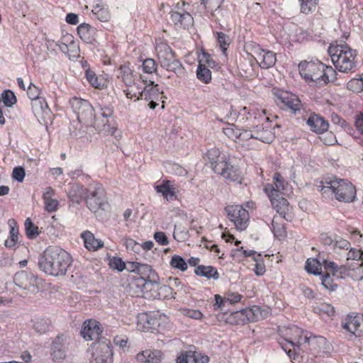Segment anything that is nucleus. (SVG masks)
Segmentation results:
<instances>
[{
  "mask_svg": "<svg viewBox=\"0 0 363 363\" xmlns=\"http://www.w3.org/2000/svg\"><path fill=\"white\" fill-rule=\"evenodd\" d=\"M160 65L167 69L174 72L177 75H182L184 72L181 62L176 59L174 52L166 43H157L155 47Z\"/></svg>",
  "mask_w": 363,
  "mask_h": 363,
  "instance_id": "obj_4",
  "label": "nucleus"
},
{
  "mask_svg": "<svg viewBox=\"0 0 363 363\" xmlns=\"http://www.w3.org/2000/svg\"><path fill=\"white\" fill-rule=\"evenodd\" d=\"M0 101H2L6 108H10L16 104L17 99L13 91L7 89L0 95Z\"/></svg>",
  "mask_w": 363,
  "mask_h": 363,
  "instance_id": "obj_42",
  "label": "nucleus"
},
{
  "mask_svg": "<svg viewBox=\"0 0 363 363\" xmlns=\"http://www.w3.org/2000/svg\"><path fill=\"white\" fill-rule=\"evenodd\" d=\"M254 129L252 130H245V129H240V133L238 135V139L241 141H247L251 138H254Z\"/></svg>",
  "mask_w": 363,
  "mask_h": 363,
  "instance_id": "obj_61",
  "label": "nucleus"
},
{
  "mask_svg": "<svg viewBox=\"0 0 363 363\" xmlns=\"http://www.w3.org/2000/svg\"><path fill=\"white\" fill-rule=\"evenodd\" d=\"M301 2V12L309 14L313 12L318 4V0H298Z\"/></svg>",
  "mask_w": 363,
  "mask_h": 363,
  "instance_id": "obj_47",
  "label": "nucleus"
},
{
  "mask_svg": "<svg viewBox=\"0 0 363 363\" xmlns=\"http://www.w3.org/2000/svg\"><path fill=\"white\" fill-rule=\"evenodd\" d=\"M172 22L177 28H187L193 23V17L188 12H179L172 11L170 12Z\"/></svg>",
  "mask_w": 363,
  "mask_h": 363,
  "instance_id": "obj_23",
  "label": "nucleus"
},
{
  "mask_svg": "<svg viewBox=\"0 0 363 363\" xmlns=\"http://www.w3.org/2000/svg\"><path fill=\"white\" fill-rule=\"evenodd\" d=\"M71 340L65 335H57L52 342L50 346V357L54 362H62L67 356L69 350Z\"/></svg>",
  "mask_w": 363,
  "mask_h": 363,
  "instance_id": "obj_7",
  "label": "nucleus"
},
{
  "mask_svg": "<svg viewBox=\"0 0 363 363\" xmlns=\"http://www.w3.org/2000/svg\"><path fill=\"white\" fill-rule=\"evenodd\" d=\"M11 229H10V238L13 239V240H18V226L16 221L14 219H10L8 222Z\"/></svg>",
  "mask_w": 363,
  "mask_h": 363,
  "instance_id": "obj_60",
  "label": "nucleus"
},
{
  "mask_svg": "<svg viewBox=\"0 0 363 363\" xmlns=\"http://www.w3.org/2000/svg\"><path fill=\"white\" fill-rule=\"evenodd\" d=\"M337 72L335 69L331 66H326L323 67V72L322 73L320 79V86L325 85L330 82H333L337 79Z\"/></svg>",
  "mask_w": 363,
  "mask_h": 363,
  "instance_id": "obj_41",
  "label": "nucleus"
},
{
  "mask_svg": "<svg viewBox=\"0 0 363 363\" xmlns=\"http://www.w3.org/2000/svg\"><path fill=\"white\" fill-rule=\"evenodd\" d=\"M307 124L311 130L317 133H323L328 130L329 124L328 121L317 114H312L307 120Z\"/></svg>",
  "mask_w": 363,
  "mask_h": 363,
  "instance_id": "obj_27",
  "label": "nucleus"
},
{
  "mask_svg": "<svg viewBox=\"0 0 363 363\" xmlns=\"http://www.w3.org/2000/svg\"><path fill=\"white\" fill-rule=\"evenodd\" d=\"M91 363H113V350L110 340L96 342L93 345Z\"/></svg>",
  "mask_w": 363,
  "mask_h": 363,
  "instance_id": "obj_8",
  "label": "nucleus"
},
{
  "mask_svg": "<svg viewBox=\"0 0 363 363\" xmlns=\"http://www.w3.org/2000/svg\"><path fill=\"white\" fill-rule=\"evenodd\" d=\"M273 194L268 195L273 208L285 220H290L291 216L289 213V202L287 199L281 195H277L276 192Z\"/></svg>",
  "mask_w": 363,
  "mask_h": 363,
  "instance_id": "obj_19",
  "label": "nucleus"
},
{
  "mask_svg": "<svg viewBox=\"0 0 363 363\" xmlns=\"http://www.w3.org/2000/svg\"><path fill=\"white\" fill-rule=\"evenodd\" d=\"M27 94L31 101L40 98L39 89L32 83L28 87Z\"/></svg>",
  "mask_w": 363,
  "mask_h": 363,
  "instance_id": "obj_58",
  "label": "nucleus"
},
{
  "mask_svg": "<svg viewBox=\"0 0 363 363\" xmlns=\"http://www.w3.org/2000/svg\"><path fill=\"white\" fill-rule=\"evenodd\" d=\"M159 97L160 91L158 89V84H154V82L152 81L150 82V84H146L145 83V86L141 91L140 99L149 101L152 99H159Z\"/></svg>",
  "mask_w": 363,
  "mask_h": 363,
  "instance_id": "obj_33",
  "label": "nucleus"
},
{
  "mask_svg": "<svg viewBox=\"0 0 363 363\" xmlns=\"http://www.w3.org/2000/svg\"><path fill=\"white\" fill-rule=\"evenodd\" d=\"M110 267L116 269L118 272H122L125 268V264L121 258L118 257H113L109 262Z\"/></svg>",
  "mask_w": 363,
  "mask_h": 363,
  "instance_id": "obj_54",
  "label": "nucleus"
},
{
  "mask_svg": "<svg viewBox=\"0 0 363 363\" xmlns=\"http://www.w3.org/2000/svg\"><path fill=\"white\" fill-rule=\"evenodd\" d=\"M24 225L26 236L29 239H34L39 235L38 227L34 225L30 218L26 220Z\"/></svg>",
  "mask_w": 363,
  "mask_h": 363,
  "instance_id": "obj_45",
  "label": "nucleus"
},
{
  "mask_svg": "<svg viewBox=\"0 0 363 363\" xmlns=\"http://www.w3.org/2000/svg\"><path fill=\"white\" fill-rule=\"evenodd\" d=\"M85 77L89 83L94 88L101 89L103 86L101 79H99L94 72L91 71L89 68L85 70Z\"/></svg>",
  "mask_w": 363,
  "mask_h": 363,
  "instance_id": "obj_46",
  "label": "nucleus"
},
{
  "mask_svg": "<svg viewBox=\"0 0 363 363\" xmlns=\"http://www.w3.org/2000/svg\"><path fill=\"white\" fill-rule=\"evenodd\" d=\"M273 92L277 98V103L283 104V108L286 110H289L293 113L300 111L301 102L296 95L282 90H274Z\"/></svg>",
  "mask_w": 363,
  "mask_h": 363,
  "instance_id": "obj_12",
  "label": "nucleus"
},
{
  "mask_svg": "<svg viewBox=\"0 0 363 363\" xmlns=\"http://www.w3.org/2000/svg\"><path fill=\"white\" fill-rule=\"evenodd\" d=\"M254 138L265 143H271L275 138L272 127L268 123L265 125H253Z\"/></svg>",
  "mask_w": 363,
  "mask_h": 363,
  "instance_id": "obj_20",
  "label": "nucleus"
},
{
  "mask_svg": "<svg viewBox=\"0 0 363 363\" xmlns=\"http://www.w3.org/2000/svg\"><path fill=\"white\" fill-rule=\"evenodd\" d=\"M321 283L325 289L330 291H335L337 288V285L334 283L333 279L330 278L328 272L322 275Z\"/></svg>",
  "mask_w": 363,
  "mask_h": 363,
  "instance_id": "obj_51",
  "label": "nucleus"
},
{
  "mask_svg": "<svg viewBox=\"0 0 363 363\" xmlns=\"http://www.w3.org/2000/svg\"><path fill=\"white\" fill-rule=\"evenodd\" d=\"M228 218L238 230H244L247 227L249 213L246 209L239 205L228 206L225 208Z\"/></svg>",
  "mask_w": 363,
  "mask_h": 363,
  "instance_id": "obj_9",
  "label": "nucleus"
},
{
  "mask_svg": "<svg viewBox=\"0 0 363 363\" xmlns=\"http://www.w3.org/2000/svg\"><path fill=\"white\" fill-rule=\"evenodd\" d=\"M25 169L21 167H16L13 169L12 177L18 182H22L25 177Z\"/></svg>",
  "mask_w": 363,
  "mask_h": 363,
  "instance_id": "obj_62",
  "label": "nucleus"
},
{
  "mask_svg": "<svg viewBox=\"0 0 363 363\" xmlns=\"http://www.w3.org/2000/svg\"><path fill=\"white\" fill-rule=\"evenodd\" d=\"M215 173L220 174L224 178L232 182L241 183L242 174L241 171L237 166L232 165L230 162L225 161L224 163H220L218 166L215 167Z\"/></svg>",
  "mask_w": 363,
  "mask_h": 363,
  "instance_id": "obj_17",
  "label": "nucleus"
},
{
  "mask_svg": "<svg viewBox=\"0 0 363 363\" xmlns=\"http://www.w3.org/2000/svg\"><path fill=\"white\" fill-rule=\"evenodd\" d=\"M321 257L320 255H318V259H308L306 262L305 269L307 272L314 274V275H320L321 274Z\"/></svg>",
  "mask_w": 363,
  "mask_h": 363,
  "instance_id": "obj_38",
  "label": "nucleus"
},
{
  "mask_svg": "<svg viewBox=\"0 0 363 363\" xmlns=\"http://www.w3.org/2000/svg\"><path fill=\"white\" fill-rule=\"evenodd\" d=\"M255 261L256 262L255 264V269H254L255 273L257 276L263 275L265 272V266L263 262L262 257L260 258L257 257V259L255 260Z\"/></svg>",
  "mask_w": 363,
  "mask_h": 363,
  "instance_id": "obj_64",
  "label": "nucleus"
},
{
  "mask_svg": "<svg viewBox=\"0 0 363 363\" xmlns=\"http://www.w3.org/2000/svg\"><path fill=\"white\" fill-rule=\"evenodd\" d=\"M141 84H143L145 85L143 81H134V84L130 86H127L128 88L124 90V93L125 94L126 96L129 99L135 97L137 100H139L140 99L141 91L143 90V88L141 86Z\"/></svg>",
  "mask_w": 363,
  "mask_h": 363,
  "instance_id": "obj_37",
  "label": "nucleus"
},
{
  "mask_svg": "<svg viewBox=\"0 0 363 363\" xmlns=\"http://www.w3.org/2000/svg\"><path fill=\"white\" fill-rule=\"evenodd\" d=\"M161 315L155 313H143L138 316V327L144 331L153 332L160 326Z\"/></svg>",
  "mask_w": 363,
  "mask_h": 363,
  "instance_id": "obj_15",
  "label": "nucleus"
},
{
  "mask_svg": "<svg viewBox=\"0 0 363 363\" xmlns=\"http://www.w3.org/2000/svg\"><path fill=\"white\" fill-rule=\"evenodd\" d=\"M169 264L172 268L179 269L182 272H185L188 268L187 262L185 259L177 255L172 257Z\"/></svg>",
  "mask_w": 363,
  "mask_h": 363,
  "instance_id": "obj_44",
  "label": "nucleus"
},
{
  "mask_svg": "<svg viewBox=\"0 0 363 363\" xmlns=\"http://www.w3.org/2000/svg\"><path fill=\"white\" fill-rule=\"evenodd\" d=\"M89 193V190L82 185L74 184L70 186L67 196L73 203H79L84 199L86 201Z\"/></svg>",
  "mask_w": 363,
  "mask_h": 363,
  "instance_id": "obj_26",
  "label": "nucleus"
},
{
  "mask_svg": "<svg viewBox=\"0 0 363 363\" xmlns=\"http://www.w3.org/2000/svg\"><path fill=\"white\" fill-rule=\"evenodd\" d=\"M82 238L84 240V246L89 250H96L104 246V242L101 240L95 238L93 233L90 231H85L82 234Z\"/></svg>",
  "mask_w": 363,
  "mask_h": 363,
  "instance_id": "obj_34",
  "label": "nucleus"
},
{
  "mask_svg": "<svg viewBox=\"0 0 363 363\" xmlns=\"http://www.w3.org/2000/svg\"><path fill=\"white\" fill-rule=\"evenodd\" d=\"M102 329L99 322L95 320H89L84 323L81 335L86 341L107 340L101 336Z\"/></svg>",
  "mask_w": 363,
  "mask_h": 363,
  "instance_id": "obj_14",
  "label": "nucleus"
},
{
  "mask_svg": "<svg viewBox=\"0 0 363 363\" xmlns=\"http://www.w3.org/2000/svg\"><path fill=\"white\" fill-rule=\"evenodd\" d=\"M86 203L92 212L96 213L99 209L104 210L107 205L104 189L101 185H97L94 189H89Z\"/></svg>",
  "mask_w": 363,
  "mask_h": 363,
  "instance_id": "obj_11",
  "label": "nucleus"
},
{
  "mask_svg": "<svg viewBox=\"0 0 363 363\" xmlns=\"http://www.w3.org/2000/svg\"><path fill=\"white\" fill-rule=\"evenodd\" d=\"M328 52L335 68L340 72H354L357 67V50L347 44L330 47Z\"/></svg>",
  "mask_w": 363,
  "mask_h": 363,
  "instance_id": "obj_2",
  "label": "nucleus"
},
{
  "mask_svg": "<svg viewBox=\"0 0 363 363\" xmlns=\"http://www.w3.org/2000/svg\"><path fill=\"white\" fill-rule=\"evenodd\" d=\"M320 184L318 188L323 194L332 191L340 201L351 202L355 198V186L347 180L326 178Z\"/></svg>",
  "mask_w": 363,
  "mask_h": 363,
  "instance_id": "obj_3",
  "label": "nucleus"
},
{
  "mask_svg": "<svg viewBox=\"0 0 363 363\" xmlns=\"http://www.w3.org/2000/svg\"><path fill=\"white\" fill-rule=\"evenodd\" d=\"M155 285L144 279L135 277L128 284L129 293L133 296L149 297Z\"/></svg>",
  "mask_w": 363,
  "mask_h": 363,
  "instance_id": "obj_13",
  "label": "nucleus"
},
{
  "mask_svg": "<svg viewBox=\"0 0 363 363\" xmlns=\"http://www.w3.org/2000/svg\"><path fill=\"white\" fill-rule=\"evenodd\" d=\"M217 41L224 55H226L227 48L229 45V36L223 32H216Z\"/></svg>",
  "mask_w": 363,
  "mask_h": 363,
  "instance_id": "obj_50",
  "label": "nucleus"
},
{
  "mask_svg": "<svg viewBox=\"0 0 363 363\" xmlns=\"http://www.w3.org/2000/svg\"><path fill=\"white\" fill-rule=\"evenodd\" d=\"M132 264L134 265V269L132 271L137 272L138 277L144 279L157 286V282L159 281L160 278L150 265L139 262H133Z\"/></svg>",
  "mask_w": 363,
  "mask_h": 363,
  "instance_id": "obj_18",
  "label": "nucleus"
},
{
  "mask_svg": "<svg viewBox=\"0 0 363 363\" xmlns=\"http://www.w3.org/2000/svg\"><path fill=\"white\" fill-rule=\"evenodd\" d=\"M92 13L96 17L102 22H106L110 18L109 13L106 9L101 7L99 4H96L93 10Z\"/></svg>",
  "mask_w": 363,
  "mask_h": 363,
  "instance_id": "obj_48",
  "label": "nucleus"
},
{
  "mask_svg": "<svg viewBox=\"0 0 363 363\" xmlns=\"http://www.w3.org/2000/svg\"><path fill=\"white\" fill-rule=\"evenodd\" d=\"M256 60L262 68L268 69L276 63V54L272 51L262 50L257 54Z\"/></svg>",
  "mask_w": 363,
  "mask_h": 363,
  "instance_id": "obj_31",
  "label": "nucleus"
},
{
  "mask_svg": "<svg viewBox=\"0 0 363 363\" xmlns=\"http://www.w3.org/2000/svg\"><path fill=\"white\" fill-rule=\"evenodd\" d=\"M69 103L80 123L86 125L92 123L94 108L88 101L74 97L70 100Z\"/></svg>",
  "mask_w": 363,
  "mask_h": 363,
  "instance_id": "obj_6",
  "label": "nucleus"
},
{
  "mask_svg": "<svg viewBox=\"0 0 363 363\" xmlns=\"http://www.w3.org/2000/svg\"><path fill=\"white\" fill-rule=\"evenodd\" d=\"M286 184L287 183L281 174L276 172L273 176V184H267L264 188V191L267 195L274 194V192H276L277 195H281V191L284 190Z\"/></svg>",
  "mask_w": 363,
  "mask_h": 363,
  "instance_id": "obj_30",
  "label": "nucleus"
},
{
  "mask_svg": "<svg viewBox=\"0 0 363 363\" xmlns=\"http://www.w3.org/2000/svg\"><path fill=\"white\" fill-rule=\"evenodd\" d=\"M49 327L50 320L46 318L38 319L33 325L34 330L40 334L46 333L48 330Z\"/></svg>",
  "mask_w": 363,
  "mask_h": 363,
  "instance_id": "obj_49",
  "label": "nucleus"
},
{
  "mask_svg": "<svg viewBox=\"0 0 363 363\" xmlns=\"http://www.w3.org/2000/svg\"><path fill=\"white\" fill-rule=\"evenodd\" d=\"M205 164L209 166L215 172V167L218 166L220 163H224L225 156H221L218 149L213 147L208 150L203 155Z\"/></svg>",
  "mask_w": 363,
  "mask_h": 363,
  "instance_id": "obj_24",
  "label": "nucleus"
},
{
  "mask_svg": "<svg viewBox=\"0 0 363 363\" xmlns=\"http://www.w3.org/2000/svg\"><path fill=\"white\" fill-rule=\"evenodd\" d=\"M77 31L80 38L84 42L86 43H92L94 40L96 29L89 24L85 23L80 24L77 27Z\"/></svg>",
  "mask_w": 363,
  "mask_h": 363,
  "instance_id": "obj_32",
  "label": "nucleus"
},
{
  "mask_svg": "<svg viewBox=\"0 0 363 363\" xmlns=\"http://www.w3.org/2000/svg\"><path fill=\"white\" fill-rule=\"evenodd\" d=\"M72 262L70 255L57 246L48 247L38 258L40 269L54 277L65 275Z\"/></svg>",
  "mask_w": 363,
  "mask_h": 363,
  "instance_id": "obj_1",
  "label": "nucleus"
},
{
  "mask_svg": "<svg viewBox=\"0 0 363 363\" xmlns=\"http://www.w3.org/2000/svg\"><path fill=\"white\" fill-rule=\"evenodd\" d=\"M176 292L173 291V289L168 285L160 286L158 281L157 282V286H154L152 289V291L149 296V298H157V299H169L174 298Z\"/></svg>",
  "mask_w": 363,
  "mask_h": 363,
  "instance_id": "obj_28",
  "label": "nucleus"
},
{
  "mask_svg": "<svg viewBox=\"0 0 363 363\" xmlns=\"http://www.w3.org/2000/svg\"><path fill=\"white\" fill-rule=\"evenodd\" d=\"M290 332L296 336L291 339H284V342H280L281 348L286 352L288 356L291 358L295 356L296 347L299 349L300 345H303L302 334L303 331L297 326H293L290 328Z\"/></svg>",
  "mask_w": 363,
  "mask_h": 363,
  "instance_id": "obj_16",
  "label": "nucleus"
},
{
  "mask_svg": "<svg viewBox=\"0 0 363 363\" xmlns=\"http://www.w3.org/2000/svg\"><path fill=\"white\" fill-rule=\"evenodd\" d=\"M245 313H244L243 308L240 311H233L231 313V318H233L235 320V323L238 325H245L247 323V320H245L246 318L245 317Z\"/></svg>",
  "mask_w": 363,
  "mask_h": 363,
  "instance_id": "obj_55",
  "label": "nucleus"
},
{
  "mask_svg": "<svg viewBox=\"0 0 363 363\" xmlns=\"http://www.w3.org/2000/svg\"><path fill=\"white\" fill-rule=\"evenodd\" d=\"M194 273L197 276L207 279H213L214 280L219 279V274L217 269L212 266L198 265L194 269Z\"/></svg>",
  "mask_w": 363,
  "mask_h": 363,
  "instance_id": "obj_35",
  "label": "nucleus"
},
{
  "mask_svg": "<svg viewBox=\"0 0 363 363\" xmlns=\"http://www.w3.org/2000/svg\"><path fill=\"white\" fill-rule=\"evenodd\" d=\"M143 69L145 73L152 74L157 72V65L154 60L147 58L143 62Z\"/></svg>",
  "mask_w": 363,
  "mask_h": 363,
  "instance_id": "obj_53",
  "label": "nucleus"
},
{
  "mask_svg": "<svg viewBox=\"0 0 363 363\" xmlns=\"http://www.w3.org/2000/svg\"><path fill=\"white\" fill-rule=\"evenodd\" d=\"M13 281L17 286L33 294L38 291L39 279L30 272L23 270L16 272Z\"/></svg>",
  "mask_w": 363,
  "mask_h": 363,
  "instance_id": "obj_10",
  "label": "nucleus"
},
{
  "mask_svg": "<svg viewBox=\"0 0 363 363\" xmlns=\"http://www.w3.org/2000/svg\"><path fill=\"white\" fill-rule=\"evenodd\" d=\"M155 189L157 192L161 193L164 197L167 199L175 196V191L174 188L170 185L169 180L163 181L161 184L155 186Z\"/></svg>",
  "mask_w": 363,
  "mask_h": 363,
  "instance_id": "obj_39",
  "label": "nucleus"
},
{
  "mask_svg": "<svg viewBox=\"0 0 363 363\" xmlns=\"http://www.w3.org/2000/svg\"><path fill=\"white\" fill-rule=\"evenodd\" d=\"M343 328L357 337L363 335V315L348 316L347 321Z\"/></svg>",
  "mask_w": 363,
  "mask_h": 363,
  "instance_id": "obj_21",
  "label": "nucleus"
},
{
  "mask_svg": "<svg viewBox=\"0 0 363 363\" xmlns=\"http://www.w3.org/2000/svg\"><path fill=\"white\" fill-rule=\"evenodd\" d=\"M154 239L159 245H167L169 244V239L164 232H156L154 234Z\"/></svg>",
  "mask_w": 363,
  "mask_h": 363,
  "instance_id": "obj_63",
  "label": "nucleus"
},
{
  "mask_svg": "<svg viewBox=\"0 0 363 363\" xmlns=\"http://www.w3.org/2000/svg\"><path fill=\"white\" fill-rule=\"evenodd\" d=\"M163 358V353L158 350H145L136 356L138 362L143 363H160Z\"/></svg>",
  "mask_w": 363,
  "mask_h": 363,
  "instance_id": "obj_25",
  "label": "nucleus"
},
{
  "mask_svg": "<svg viewBox=\"0 0 363 363\" xmlns=\"http://www.w3.org/2000/svg\"><path fill=\"white\" fill-rule=\"evenodd\" d=\"M118 77L120 78L126 86L134 84L135 77L132 69L128 65H121L118 69Z\"/></svg>",
  "mask_w": 363,
  "mask_h": 363,
  "instance_id": "obj_36",
  "label": "nucleus"
},
{
  "mask_svg": "<svg viewBox=\"0 0 363 363\" xmlns=\"http://www.w3.org/2000/svg\"><path fill=\"white\" fill-rule=\"evenodd\" d=\"M302 342L303 344L308 343L309 350L313 354L316 355L325 348L327 344V340L323 336H308V335L306 334L304 336L302 335Z\"/></svg>",
  "mask_w": 363,
  "mask_h": 363,
  "instance_id": "obj_22",
  "label": "nucleus"
},
{
  "mask_svg": "<svg viewBox=\"0 0 363 363\" xmlns=\"http://www.w3.org/2000/svg\"><path fill=\"white\" fill-rule=\"evenodd\" d=\"M325 65L318 60L301 61L298 65L299 73L308 82H313L320 86V79Z\"/></svg>",
  "mask_w": 363,
  "mask_h": 363,
  "instance_id": "obj_5",
  "label": "nucleus"
},
{
  "mask_svg": "<svg viewBox=\"0 0 363 363\" xmlns=\"http://www.w3.org/2000/svg\"><path fill=\"white\" fill-rule=\"evenodd\" d=\"M113 109L111 107H102L100 108V114L102 116L101 122L103 123L104 130L108 131L110 128V118H112Z\"/></svg>",
  "mask_w": 363,
  "mask_h": 363,
  "instance_id": "obj_43",
  "label": "nucleus"
},
{
  "mask_svg": "<svg viewBox=\"0 0 363 363\" xmlns=\"http://www.w3.org/2000/svg\"><path fill=\"white\" fill-rule=\"evenodd\" d=\"M196 76L200 81L205 84H208L211 81V71L201 62L197 68Z\"/></svg>",
  "mask_w": 363,
  "mask_h": 363,
  "instance_id": "obj_40",
  "label": "nucleus"
},
{
  "mask_svg": "<svg viewBox=\"0 0 363 363\" xmlns=\"http://www.w3.org/2000/svg\"><path fill=\"white\" fill-rule=\"evenodd\" d=\"M45 208L48 212H55L57 210L59 202L57 199L50 198L44 199Z\"/></svg>",
  "mask_w": 363,
  "mask_h": 363,
  "instance_id": "obj_57",
  "label": "nucleus"
},
{
  "mask_svg": "<svg viewBox=\"0 0 363 363\" xmlns=\"http://www.w3.org/2000/svg\"><path fill=\"white\" fill-rule=\"evenodd\" d=\"M194 351H182L180 354L177 357V363H193L194 362Z\"/></svg>",
  "mask_w": 363,
  "mask_h": 363,
  "instance_id": "obj_52",
  "label": "nucleus"
},
{
  "mask_svg": "<svg viewBox=\"0 0 363 363\" xmlns=\"http://www.w3.org/2000/svg\"><path fill=\"white\" fill-rule=\"evenodd\" d=\"M240 129V128H238L237 126L232 124L230 126L224 128L223 132L228 138H230L233 140H237L238 139Z\"/></svg>",
  "mask_w": 363,
  "mask_h": 363,
  "instance_id": "obj_56",
  "label": "nucleus"
},
{
  "mask_svg": "<svg viewBox=\"0 0 363 363\" xmlns=\"http://www.w3.org/2000/svg\"><path fill=\"white\" fill-rule=\"evenodd\" d=\"M253 311V318L254 322L258 321L264 318L267 315V311L265 310H262L260 307L257 306H252Z\"/></svg>",
  "mask_w": 363,
  "mask_h": 363,
  "instance_id": "obj_59",
  "label": "nucleus"
},
{
  "mask_svg": "<svg viewBox=\"0 0 363 363\" xmlns=\"http://www.w3.org/2000/svg\"><path fill=\"white\" fill-rule=\"evenodd\" d=\"M31 106L33 112L38 118H44L50 113V109L45 98L41 97L31 101Z\"/></svg>",
  "mask_w": 363,
  "mask_h": 363,
  "instance_id": "obj_29",
  "label": "nucleus"
}]
</instances>
